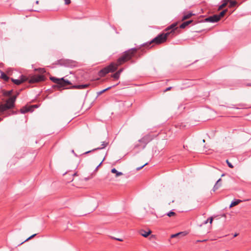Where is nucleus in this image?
<instances>
[{
    "instance_id": "f257e3e1",
    "label": "nucleus",
    "mask_w": 251,
    "mask_h": 251,
    "mask_svg": "<svg viewBox=\"0 0 251 251\" xmlns=\"http://www.w3.org/2000/svg\"><path fill=\"white\" fill-rule=\"evenodd\" d=\"M179 30V28L176 26V24L174 23L167 27L165 29L167 31L165 33H162L158 35L156 37L153 39L150 43H146L145 45L148 47L152 43L156 44H159L165 42L169 35L173 36L176 33V32Z\"/></svg>"
},
{
    "instance_id": "f03ea898",
    "label": "nucleus",
    "mask_w": 251,
    "mask_h": 251,
    "mask_svg": "<svg viewBox=\"0 0 251 251\" xmlns=\"http://www.w3.org/2000/svg\"><path fill=\"white\" fill-rule=\"evenodd\" d=\"M137 50V49L136 48H133L125 51L123 54L118 59L117 63L115 64L118 67L131 59L134 55Z\"/></svg>"
},
{
    "instance_id": "7ed1b4c3",
    "label": "nucleus",
    "mask_w": 251,
    "mask_h": 251,
    "mask_svg": "<svg viewBox=\"0 0 251 251\" xmlns=\"http://www.w3.org/2000/svg\"><path fill=\"white\" fill-rule=\"evenodd\" d=\"M18 95V93L17 95L10 97L6 100L4 104L0 102V112L3 113L7 110L14 108L15 101Z\"/></svg>"
},
{
    "instance_id": "20e7f679",
    "label": "nucleus",
    "mask_w": 251,
    "mask_h": 251,
    "mask_svg": "<svg viewBox=\"0 0 251 251\" xmlns=\"http://www.w3.org/2000/svg\"><path fill=\"white\" fill-rule=\"evenodd\" d=\"M50 79L56 84L54 87H57L58 88L68 89L67 86L72 85L71 82L68 80L65 79L64 77L58 78L54 76H51L50 77Z\"/></svg>"
},
{
    "instance_id": "39448f33",
    "label": "nucleus",
    "mask_w": 251,
    "mask_h": 251,
    "mask_svg": "<svg viewBox=\"0 0 251 251\" xmlns=\"http://www.w3.org/2000/svg\"><path fill=\"white\" fill-rule=\"evenodd\" d=\"M117 69V66L114 63H111L109 66L101 69L99 72L100 76H103L109 72H113Z\"/></svg>"
},
{
    "instance_id": "423d86ee",
    "label": "nucleus",
    "mask_w": 251,
    "mask_h": 251,
    "mask_svg": "<svg viewBox=\"0 0 251 251\" xmlns=\"http://www.w3.org/2000/svg\"><path fill=\"white\" fill-rule=\"evenodd\" d=\"M45 77L43 75H37L31 76L28 80L29 83H35L45 80Z\"/></svg>"
},
{
    "instance_id": "0eeeda50",
    "label": "nucleus",
    "mask_w": 251,
    "mask_h": 251,
    "mask_svg": "<svg viewBox=\"0 0 251 251\" xmlns=\"http://www.w3.org/2000/svg\"><path fill=\"white\" fill-rule=\"evenodd\" d=\"M153 137L150 134L146 135L144 136L142 138L139 140V142L142 144L143 146L142 147V148L143 149H145L146 145L148 143L151 142L152 139Z\"/></svg>"
},
{
    "instance_id": "6e6552de",
    "label": "nucleus",
    "mask_w": 251,
    "mask_h": 251,
    "mask_svg": "<svg viewBox=\"0 0 251 251\" xmlns=\"http://www.w3.org/2000/svg\"><path fill=\"white\" fill-rule=\"evenodd\" d=\"M61 65H63L67 67H72L75 66V62L71 60H60L58 61Z\"/></svg>"
},
{
    "instance_id": "1a4fd4ad",
    "label": "nucleus",
    "mask_w": 251,
    "mask_h": 251,
    "mask_svg": "<svg viewBox=\"0 0 251 251\" xmlns=\"http://www.w3.org/2000/svg\"><path fill=\"white\" fill-rule=\"evenodd\" d=\"M219 21V18L218 17L217 14H215L209 16L204 20L205 22L215 23Z\"/></svg>"
},
{
    "instance_id": "9d476101",
    "label": "nucleus",
    "mask_w": 251,
    "mask_h": 251,
    "mask_svg": "<svg viewBox=\"0 0 251 251\" xmlns=\"http://www.w3.org/2000/svg\"><path fill=\"white\" fill-rule=\"evenodd\" d=\"M89 86V84H82V85H75L68 87L70 89H84L87 88Z\"/></svg>"
},
{
    "instance_id": "9b49d317",
    "label": "nucleus",
    "mask_w": 251,
    "mask_h": 251,
    "mask_svg": "<svg viewBox=\"0 0 251 251\" xmlns=\"http://www.w3.org/2000/svg\"><path fill=\"white\" fill-rule=\"evenodd\" d=\"M32 106H24L20 109V112L22 114H25L28 112H32Z\"/></svg>"
},
{
    "instance_id": "f8f14e48",
    "label": "nucleus",
    "mask_w": 251,
    "mask_h": 251,
    "mask_svg": "<svg viewBox=\"0 0 251 251\" xmlns=\"http://www.w3.org/2000/svg\"><path fill=\"white\" fill-rule=\"evenodd\" d=\"M108 142H106V141L102 142V144H101V146H102L101 147H99V148L94 149L92 150V151H87L85 152L84 154H87L89 152H91L96 151V150L103 149L105 148L108 145Z\"/></svg>"
},
{
    "instance_id": "ddd939ff",
    "label": "nucleus",
    "mask_w": 251,
    "mask_h": 251,
    "mask_svg": "<svg viewBox=\"0 0 251 251\" xmlns=\"http://www.w3.org/2000/svg\"><path fill=\"white\" fill-rule=\"evenodd\" d=\"M151 232V231L150 230L147 231L145 230L142 229L140 231V234L144 237H147Z\"/></svg>"
},
{
    "instance_id": "4468645a",
    "label": "nucleus",
    "mask_w": 251,
    "mask_h": 251,
    "mask_svg": "<svg viewBox=\"0 0 251 251\" xmlns=\"http://www.w3.org/2000/svg\"><path fill=\"white\" fill-rule=\"evenodd\" d=\"M0 77L3 79L5 81H8L9 79V77L2 71L0 70Z\"/></svg>"
},
{
    "instance_id": "2eb2a0df",
    "label": "nucleus",
    "mask_w": 251,
    "mask_h": 251,
    "mask_svg": "<svg viewBox=\"0 0 251 251\" xmlns=\"http://www.w3.org/2000/svg\"><path fill=\"white\" fill-rule=\"evenodd\" d=\"M193 22V20H189L188 21H186L182 23L180 26V28H184L185 27L188 26L189 25H190L191 23H192Z\"/></svg>"
},
{
    "instance_id": "dca6fc26",
    "label": "nucleus",
    "mask_w": 251,
    "mask_h": 251,
    "mask_svg": "<svg viewBox=\"0 0 251 251\" xmlns=\"http://www.w3.org/2000/svg\"><path fill=\"white\" fill-rule=\"evenodd\" d=\"M221 180H222L221 178H219L217 181L216 183H215V184L214 185V186L213 188V191H215L216 190H217L221 186V184L220 183V181H221Z\"/></svg>"
},
{
    "instance_id": "f3484780",
    "label": "nucleus",
    "mask_w": 251,
    "mask_h": 251,
    "mask_svg": "<svg viewBox=\"0 0 251 251\" xmlns=\"http://www.w3.org/2000/svg\"><path fill=\"white\" fill-rule=\"evenodd\" d=\"M11 81L15 84L19 85L24 82V80H20V79H14L13 78H11Z\"/></svg>"
},
{
    "instance_id": "a211bd4d",
    "label": "nucleus",
    "mask_w": 251,
    "mask_h": 251,
    "mask_svg": "<svg viewBox=\"0 0 251 251\" xmlns=\"http://www.w3.org/2000/svg\"><path fill=\"white\" fill-rule=\"evenodd\" d=\"M111 172L112 173L116 174V177H118L123 175L122 172H118L115 168L112 169Z\"/></svg>"
},
{
    "instance_id": "6ab92c4d",
    "label": "nucleus",
    "mask_w": 251,
    "mask_h": 251,
    "mask_svg": "<svg viewBox=\"0 0 251 251\" xmlns=\"http://www.w3.org/2000/svg\"><path fill=\"white\" fill-rule=\"evenodd\" d=\"M195 14L192 13V12H189L185 15H184L182 18V21H184V20H185L186 19H189L190 18H191L192 16L194 15Z\"/></svg>"
},
{
    "instance_id": "aec40b11",
    "label": "nucleus",
    "mask_w": 251,
    "mask_h": 251,
    "mask_svg": "<svg viewBox=\"0 0 251 251\" xmlns=\"http://www.w3.org/2000/svg\"><path fill=\"white\" fill-rule=\"evenodd\" d=\"M241 201H242L240 200H235V201H232L230 204V207L234 206L238 204Z\"/></svg>"
},
{
    "instance_id": "412c9836",
    "label": "nucleus",
    "mask_w": 251,
    "mask_h": 251,
    "mask_svg": "<svg viewBox=\"0 0 251 251\" xmlns=\"http://www.w3.org/2000/svg\"><path fill=\"white\" fill-rule=\"evenodd\" d=\"M115 86V85H113V86H111L108 87H107V88H105V89H103V90H101V91H99V92H97L98 96H99V95H100L102 94V93H103L104 92H106V91H107V90H108L110 89L111 88H112V87H114Z\"/></svg>"
},
{
    "instance_id": "4be33fe9",
    "label": "nucleus",
    "mask_w": 251,
    "mask_h": 251,
    "mask_svg": "<svg viewBox=\"0 0 251 251\" xmlns=\"http://www.w3.org/2000/svg\"><path fill=\"white\" fill-rule=\"evenodd\" d=\"M181 234H183V235H187V232H186V231L180 232L176 234H172L171 237V238H175L180 236Z\"/></svg>"
},
{
    "instance_id": "5701e85b",
    "label": "nucleus",
    "mask_w": 251,
    "mask_h": 251,
    "mask_svg": "<svg viewBox=\"0 0 251 251\" xmlns=\"http://www.w3.org/2000/svg\"><path fill=\"white\" fill-rule=\"evenodd\" d=\"M227 12V9H225L222 12L220 13L219 15H218V17L219 18V20L221 19V18L225 16L226 13Z\"/></svg>"
},
{
    "instance_id": "b1692460",
    "label": "nucleus",
    "mask_w": 251,
    "mask_h": 251,
    "mask_svg": "<svg viewBox=\"0 0 251 251\" xmlns=\"http://www.w3.org/2000/svg\"><path fill=\"white\" fill-rule=\"evenodd\" d=\"M36 235V234H34L33 235H32L31 236H30V237H29L28 238H27L26 240H25L24 241L22 242V243H21L20 244H19V246L20 245H21L22 244H23V243H24L25 242L28 241L29 240H30L32 238H33L34 237H35V236Z\"/></svg>"
},
{
    "instance_id": "393cba45",
    "label": "nucleus",
    "mask_w": 251,
    "mask_h": 251,
    "mask_svg": "<svg viewBox=\"0 0 251 251\" xmlns=\"http://www.w3.org/2000/svg\"><path fill=\"white\" fill-rule=\"evenodd\" d=\"M237 4V2L234 0H230L229 1V7L230 8L234 7Z\"/></svg>"
},
{
    "instance_id": "a878e982",
    "label": "nucleus",
    "mask_w": 251,
    "mask_h": 251,
    "mask_svg": "<svg viewBox=\"0 0 251 251\" xmlns=\"http://www.w3.org/2000/svg\"><path fill=\"white\" fill-rule=\"evenodd\" d=\"M120 75L119 74V73H118L117 72H116L115 74L112 75V77H113L115 79H118L120 77Z\"/></svg>"
},
{
    "instance_id": "bb28decb",
    "label": "nucleus",
    "mask_w": 251,
    "mask_h": 251,
    "mask_svg": "<svg viewBox=\"0 0 251 251\" xmlns=\"http://www.w3.org/2000/svg\"><path fill=\"white\" fill-rule=\"evenodd\" d=\"M20 80H24V82L26 81H28V80H29V78L28 77H27L25 75H21V76H20Z\"/></svg>"
},
{
    "instance_id": "cd10ccee",
    "label": "nucleus",
    "mask_w": 251,
    "mask_h": 251,
    "mask_svg": "<svg viewBox=\"0 0 251 251\" xmlns=\"http://www.w3.org/2000/svg\"><path fill=\"white\" fill-rule=\"evenodd\" d=\"M176 213L172 211H170L167 213V215L169 217L174 216L176 215Z\"/></svg>"
},
{
    "instance_id": "c85d7f7f",
    "label": "nucleus",
    "mask_w": 251,
    "mask_h": 251,
    "mask_svg": "<svg viewBox=\"0 0 251 251\" xmlns=\"http://www.w3.org/2000/svg\"><path fill=\"white\" fill-rule=\"evenodd\" d=\"M227 4L226 3V2H223L221 5L219 6V8H218V10H220L221 9H222L223 8H224L225 7H226V6Z\"/></svg>"
},
{
    "instance_id": "c756f323",
    "label": "nucleus",
    "mask_w": 251,
    "mask_h": 251,
    "mask_svg": "<svg viewBox=\"0 0 251 251\" xmlns=\"http://www.w3.org/2000/svg\"><path fill=\"white\" fill-rule=\"evenodd\" d=\"M12 92L13 90L8 91L5 92V95L8 96H10L12 95Z\"/></svg>"
},
{
    "instance_id": "7c9ffc66",
    "label": "nucleus",
    "mask_w": 251,
    "mask_h": 251,
    "mask_svg": "<svg viewBox=\"0 0 251 251\" xmlns=\"http://www.w3.org/2000/svg\"><path fill=\"white\" fill-rule=\"evenodd\" d=\"M226 163L228 165V166L230 168H233V166L232 165V164L231 163H230L228 160H226Z\"/></svg>"
},
{
    "instance_id": "2f4dec72",
    "label": "nucleus",
    "mask_w": 251,
    "mask_h": 251,
    "mask_svg": "<svg viewBox=\"0 0 251 251\" xmlns=\"http://www.w3.org/2000/svg\"><path fill=\"white\" fill-rule=\"evenodd\" d=\"M147 164H148V163H145L144 165H142V166L137 168H136V170H137V171L140 170V169H141L142 168H143L145 166H146V165H147Z\"/></svg>"
},
{
    "instance_id": "473e14b6",
    "label": "nucleus",
    "mask_w": 251,
    "mask_h": 251,
    "mask_svg": "<svg viewBox=\"0 0 251 251\" xmlns=\"http://www.w3.org/2000/svg\"><path fill=\"white\" fill-rule=\"evenodd\" d=\"M143 145L142 144H141V145L139 144H137L135 145L134 146V148H140V147H142Z\"/></svg>"
},
{
    "instance_id": "72a5a7b5",
    "label": "nucleus",
    "mask_w": 251,
    "mask_h": 251,
    "mask_svg": "<svg viewBox=\"0 0 251 251\" xmlns=\"http://www.w3.org/2000/svg\"><path fill=\"white\" fill-rule=\"evenodd\" d=\"M172 87H169L167 88H166V89L164 91V92H167V91H168L172 89Z\"/></svg>"
},
{
    "instance_id": "f704fd0d",
    "label": "nucleus",
    "mask_w": 251,
    "mask_h": 251,
    "mask_svg": "<svg viewBox=\"0 0 251 251\" xmlns=\"http://www.w3.org/2000/svg\"><path fill=\"white\" fill-rule=\"evenodd\" d=\"M66 4H69L71 2V0H64Z\"/></svg>"
},
{
    "instance_id": "c9c22d12",
    "label": "nucleus",
    "mask_w": 251,
    "mask_h": 251,
    "mask_svg": "<svg viewBox=\"0 0 251 251\" xmlns=\"http://www.w3.org/2000/svg\"><path fill=\"white\" fill-rule=\"evenodd\" d=\"M208 219H209V221L208 222L210 223V224H211L212 223V221H213V218L212 217H210Z\"/></svg>"
},
{
    "instance_id": "e433bc0d",
    "label": "nucleus",
    "mask_w": 251,
    "mask_h": 251,
    "mask_svg": "<svg viewBox=\"0 0 251 251\" xmlns=\"http://www.w3.org/2000/svg\"><path fill=\"white\" fill-rule=\"evenodd\" d=\"M123 69H121L117 71L118 73H119V74L120 75L121 73L123 72Z\"/></svg>"
},
{
    "instance_id": "4c0bfd02",
    "label": "nucleus",
    "mask_w": 251,
    "mask_h": 251,
    "mask_svg": "<svg viewBox=\"0 0 251 251\" xmlns=\"http://www.w3.org/2000/svg\"><path fill=\"white\" fill-rule=\"evenodd\" d=\"M230 0H223L224 2H226V3L227 4L228 2H229Z\"/></svg>"
},
{
    "instance_id": "58836bf2",
    "label": "nucleus",
    "mask_w": 251,
    "mask_h": 251,
    "mask_svg": "<svg viewBox=\"0 0 251 251\" xmlns=\"http://www.w3.org/2000/svg\"><path fill=\"white\" fill-rule=\"evenodd\" d=\"M209 221V219H207L206 220H205L204 222H203V224H206Z\"/></svg>"
},
{
    "instance_id": "ea45409f",
    "label": "nucleus",
    "mask_w": 251,
    "mask_h": 251,
    "mask_svg": "<svg viewBox=\"0 0 251 251\" xmlns=\"http://www.w3.org/2000/svg\"><path fill=\"white\" fill-rule=\"evenodd\" d=\"M72 152L75 154V156H77L75 152L73 150L72 151Z\"/></svg>"
},
{
    "instance_id": "a19ab883",
    "label": "nucleus",
    "mask_w": 251,
    "mask_h": 251,
    "mask_svg": "<svg viewBox=\"0 0 251 251\" xmlns=\"http://www.w3.org/2000/svg\"><path fill=\"white\" fill-rule=\"evenodd\" d=\"M40 70H41V72H45V70L44 69H40Z\"/></svg>"
},
{
    "instance_id": "79ce46f5",
    "label": "nucleus",
    "mask_w": 251,
    "mask_h": 251,
    "mask_svg": "<svg viewBox=\"0 0 251 251\" xmlns=\"http://www.w3.org/2000/svg\"><path fill=\"white\" fill-rule=\"evenodd\" d=\"M12 114H17V112L16 111H12Z\"/></svg>"
},
{
    "instance_id": "37998d69",
    "label": "nucleus",
    "mask_w": 251,
    "mask_h": 251,
    "mask_svg": "<svg viewBox=\"0 0 251 251\" xmlns=\"http://www.w3.org/2000/svg\"><path fill=\"white\" fill-rule=\"evenodd\" d=\"M102 162L96 167V170L98 169V167L101 165Z\"/></svg>"
},
{
    "instance_id": "c03bdc74",
    "label": "nucleus",
    "mask_w": 251,
    "mask_h": 251,
    "mask_svg": "<svg viewBox=\"0 0 251 251\" xmlns=\"http://www.w3.org/2000/svg\"><path fill=\"white\" fill-rule=\"evenodd\" d=\"M116 240H118V241H122V240L120 239V238H116Z\"/></svg>"
},
{
    "instance_id": "a18cd8bd",
    "label": "nucleus",
    "mask_w": 251,
    "mask_h": 251,
    "mask_svg": "<svg viewBox=\"0 0 251 251\" xmlns=\"http://www.w3.org/2000/svg\"><path fill=\"white\" fill-rule=\"evenodd\" d=\"M247 86H251V83H248L247 84Z\"/></svg>"
},
{
    "instance_id": "49530a36",
    "label": "nucleus",
    "mask_w": 251,
    "mask_h": 251,
    "mask_svg": "<svg viewBox=\"0 0 251 251\" xmlns=\"http://www.w3.org/2000/svg\"><path fill=\"white\" fill-rule=\"evenodd\" d=\"M32 108H33V107H37V105H32Z\"/></svg>"
},
{
    "instance_id": "de8ad7c7",
    "label": "nucleus",
    "mask_w": 251,
    "mask_h": 251,
    "mask_svg": "<svg viewBox=\"0 0 251 251\" xmlns=\"http://www.w3.org/2000/svg\"><path fill=\"white\" fill-rule=\"evenodd\" d=\"M186 235H183V234H181L180 236H185Z\"/></svg>"
},
{
    "instance_id": "09e8293b",
    "label": "nucleus",
    "mask_w": 251,
    "mask_h": 251,
    "mask_svg": "<svg viewBox=\"0 0 251 251\" xmlns=\"http://www.w3.org/2000/svg\"><path fill=\"white\" fill-rule=\"evenodd\" d=\"M38 3H39V1H38V0H37V1H36V4H38Z\"/></svg>"
},
{
    "instance_id": "8fccbe9b",
    "label": "nucleus",
    "mask_w": 251,
    "mask_h": 251,
    "mask_svg": "<svg viewBox=\"0 0 251 251\" xmlns=\"http://www.w3.org/2000/svg\"><path fill=\"white\" fill-rule=\"evenodd\" d=\"M237 235H238V234H237V233H235V235H234V237H236V236H237Z\"/></svg>"
},
{
    "instance_id": "3c124183",
    "label": "nucleus",
    "mask_w": 251,
    "mask_h": 251,
    "mask_svg": "<svg viewBox=\"0 0 251 251\" xmlns=\"http://www.w3.org/2000/svg\"><path fill=\"white\" fill-rule=\"evenodd\" d=\"M2 120V119L0 118V121Z\"/></svg>"
}]
</instances>
